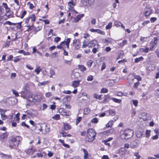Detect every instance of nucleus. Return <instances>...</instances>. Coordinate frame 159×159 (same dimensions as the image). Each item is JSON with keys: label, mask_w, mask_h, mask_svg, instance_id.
Instances as JSON below:
<instances>
[{"label": "nucleus", "mask_w": 159, "mask_h": 159, "mask_svg": "<svg viewBox=\"0 0 159 159\" xmlns=\"http://www.w3.org/2000/svg\"><path fill=\"white\" fill-rule=\"evenodd\" d=\"M133 104L136 107L138 103V101L136 100H133L132 101Z\"/></svg>", "instance_id": "57"}, {"label": "nucleus", "mask_w": 159, "mask_h": 159, "mask_svg": "<svg viewBox=\"0 0 159 159\" xmlns=\"http://www.w3.org/2000/svg\"><path fill=\"white\" fill-rule=\"evenodd\" d=\"M59 112L62 116L69 115V112H67L66 110L63 108H60L59 109Z\"/></svg>", "instance_id": "12"}, {"label": "nucleus", "mask_w": 159, "mask_h": 159, "mask_svg": "<svg viewBox=\"0 0 159 159\" xmlns=\"http://www.w3.org/2000/svg\"><path fill=\"white\" fill-rule=\"evenodd\" d=\"M41 70V69L40 67L39 66L35 70V72L36 73L37 75H38L39 73Z\"/></svg>", "instance_id": "50"}, {"label": "nucleus", "mask_w": 159, "mask_h": 159, "mask_svg": "<svg viewBox=\"0 0 159 159\" xmlns=\"http://www.w3.org/2000/svg\"><path fill=\"white\" fill-rule=\"evenodd\" d=\"M157 37H155L151 41L150 43V47L149 48L150 50L151 51L153 50L154 47L157 44Z\"/></svg>", "instance_id": "9"}, {"label": "nucleus", "mask_w": 159, "mask_h": 159, "mask_svg": "<svg viewBox=\"0 0 159 159\" xmlns=\"http://www.w3.org/2000/svg\"><path fill=\"white\" fill-rule=\"evenodd\" d=\"M89 41L88 39H84L82 42V48H86L87 47H89Z\"/></svg>", "instance_id": "15"}, {"label": "nucleus", "mask_w": 159, "mask_h": 159, "mask_svg": "<svg viewBox=\"0 0 159 159\" xmlns=\"http://www.w3.org/2000/svg\"><path fill=\"white\" fill-rule=\"evenodd\" d=\"M84 153V159H86L91 157L90 156L88 152L86 149H83Z\"/></svg>", "instance_id": "21"}, {"label": "nucleus", "mask_w": 159, "mask_h": 159, "mask_svg": "<svg viewBox=\"0 0 159 159\" xmlns=\"http://www.w3.org/2000/svg\"><path fill=\"white\" fill-rule=\"evenodd\" d=\"M45 95L47 98H50L52 96V94L50 92H48L45 93Z\"/></svg>", "instance_id": "62"}, {"label": "nucleus", "mask_w": 159, "mask_h": 159, "mask_svg": "<svg viewBox=\"0 0 159 159\" xmlns=\"http://www.w3.org/2000/svg\"><path fill=\"white\" fill-rule=\"evenodd\" d=\"M39 20L44 22L45 24H49L50 23L49 20L47 19L43 20L42 19H40Z\"/></svg>", "instance_id": "56"}, {"label": "nucleus", "mask_w": 159, "mask_h": 159, "mask_svg": "<svg viewBox=\"0 0 159 159\" xmlns=\"http://www.w3.org/2000/svg\"><path fill=\"white\" fill-rule=\"evenodd\" d=\"M34 129L36 132H37V130H39V132H43L42 126L39 124H37L34 127Z\"/></svg>", "instance_id": "11"}, {"label": "nucleus", "mask_w": 159, "mask_h": 159, "mask_svg": "<svg viewBox=\"0 0 159 159\" xmlns=\"http://www.w3.org/2000/svg\"><path fill=\"white\" fill-rule=\"evenodd\" d=\"M93 61L90 60L87 63V65L88 67H90L93 64Z\"/></svg>", "instance_id": "51"}, {"label": "nucleus", "mask_w": 159, "mask_h": 159, "mask_svg": "<svg viewBox=\"0 0 159 159\" xmlns=\"http://www.w3.org/2000/svg\"><path fill=\"white\" fill-rule=\"evenodd\" d=\"M134 134L133 130L130 129L121 130L120 136L122 139H127L132 137Z\"/></svg>", "instance_id": "2"}, {"label": "nucleus", "mask_w": 159, "mask_h": 159, "mask_svg": "<svg viewBox=\"0 0 159 159\" xmlns=\"http://www.w3.org/2000/svg\"><path fill=\"white\" fill-rule=\"evenodd\" d=\"M100 46L98 44H97L96 45V47L94 48L92 50V52L94 53H96L97 52H98V49L99 48Z\"/></svg>", "instance_id": "35"}, {"label": "nucleus", "mask_w": 159, "mask_h": 159, "mask_svg": "<svg viewBox=\"0 0 159 159\" xmlns=\"http://www.w3.org/2000/svg\"><path fill=\"white\" fill-rule=\"evenodd\" d=\"M29 19L30 20L32 23L34 24V22L35 21L36 19V17L34 14H33L30 17H29Z\"/></svg>", "instance_id": "32"}, {"label": "nucleus", "mask_w": 159, "mask_h": 159, "mask_svg": "<svg viewBox=\"0 0 159 159\" xmlns=\"http://www.w3.org/2000/svg\"><path fill=\"white\" fill-rule=\"evenodd\" d=\"M96 32L102 35L104 34H105V32L104 31H102L99 29H96Z\"/></svg>", "instance_id": "61"}, {"label": "nucleus", "mask_w": 159, "mask_h": 159, "mask_svg": "<svg viewBox=\"0 0 159 159\" xmlns=\"http://www.w3.org/2000/svg\"><path fill=\"white\" fill-rule=\"evenodd\" d=\"M114 129L113 128L110 129L106 131L100 133V134L106 136H109L112 134L114 132Z\"/></svg>", "instance_id": "10"}, {"label": "nucleus", "mask_w": 159, "mask_h": 159, "mask_svg": "<svg viewBox=\"0 0 159 159\" xmlns=\"http://www.w3.org/2000/svg\"><path fill=\"white\" fill-rule=\"evenodd\" d=\"M113 124V121L111 120L109 121V122L106 124V127L107 128L111 127L112 126Z\"/></svg>", "instance_id": "37"}, {"label": "nucleus", "mask_w": 159, "mask_h": 159, "mask_svg": "<svg viewBox=\"0 0 159 159\" xmlns=\"http://www.w3.org/2000/svg\"><path fill=\"white\" fill-rule=\"evenodd\" d=\"M25 21V26L27 27H30L28 29V31H30L34 28V23H32L29 18H26Z\"/></svg>", "instance_id": "6"}, {"label": "nucleus", "mask_w": 159, "mask_h": 159, "mask_svg": "<svg viewBox=\"0 0 159 159\" xmlns=\"http://www.w3.org/2000/svg\"><path fill=\"white\" fill-rule=\"evenodd\" d=\"M108 91V90L106 88H103L101 90V93H107Z\"/></svg>", "instance_id": "60"}, {"label": "nucleus", "mask_w": 159, "mask_h": 159, "mask_svg": "<svg viewBox=\"0 0 159 159\" xmlns=\"http://www.w3.org/2000/svg\"><path fill=\"white\" fill-rule=\"evenodd\" d=\"M50 131L49 127L47 125H45V133L47 134Z\"/></svg>", "instance_id": "43"}, {"label": "nucleus", "mask_w": 159, "mask_h": 159, "mask_svg": "<svg viewBox=\"0 0 159 159\" xmlns=\"http://www.w3.org/2000/svg\"><path fill=\"white\" fill-rule=\"evenodd\" d=\"M25 152L28 154L32 155L35 152V150L33 148H30L26 150Z\"/></svg>", "instance_id": "26"}, {"label": "nucleus", "mask_w": 159, "mask_h": 159, "mask_svg": "<svg viewBox=\"0 0 159 159\" xmlns=\"http://www.w3.org/2000/svg\"><path fill=\"white\" fill-rule=\"evenodd\" d=\"M21 23H22V22H20L17 23V25H17V27L18 29H21V28H22Z\"/></svg>", "instance_id": "63"}, {"label": "nucleus", "mask_w": 159, "mask_h": 159, "mask_svg": "<svg viewBox=\"0 0 159 159\" xmlns=\"http://www.w3.org/2000/svg\"><path fill=\"white\" fill-rule=\"evenodd\" d=\"M8 136V133L7 132L2 133L0 135V139L1 140L3 141L6 139Z\"/></svg>", "instance_id": "18"}, {"label": "nucleus", "mask_w": 159, "mask_h": 159, "mask_svg": "<svg viewBox=\"0 0 159 159\" xmlns=\"http://www.w3.org/2000/svg\"><path fill=\"white\" fill-rule=\"evenodd\" d=\"M151 131L150 130H147L146 131L145 137L146 138H148L150 135Z\"/></svg>", "instance_id": "46"}, {"label": "nucleus", "mask_w": 159, "mask_h": 159, "mask_svg": "<svg viewBox=\"0 0 159 159\" xmlns=\"http://www.w3.org/2000/svg\"><path fill=\"white\" fill-rule=\"evenodd\" d=\"M80 82V80L73 81L71 84V86L74 88L77 87L79 86Z\"/></svg>", "instance_id": "19"}, {"label": "nucleus", "mask_w": 159, "mask_h": 159, "mask_svg": "<svg viewBox=\"0 0 159 159\" xmlns=\"http://www.w3.org/2000/svg\"><path fill=\"white\" fill-rule=\"evenodd\" d=\"M20 115V113H18L15 116L14 118V120L18 122H19L20 120L19 116Z\"/></svg>", "instance_id": "39"}, {"label": "nucleus", "mask_w": 159, "mask_h": 159, "mask_svg": "<svg viewBox=\"0 0 159 159\" xmlns=\"http://www.w3.org/2000/svg\"><path fill=\"white\" fill-rule=\"evenodd\" d=\"M93 97L96 98L97 99H100L101 98V95H98L97 94H94L93 95Z\"/></svg>", "instance_id": "54"}, {"label": "nucleus", "mask_w": 159, "mask_h": 159, "mask_svg": "<svg viewBox=\"0 0 159 159\" xmlns=\"http://www.w3.org/2000/svg\"><path fill=\"white\" fill-rule=\"evenodd\" d=\"M84 16V15L83 14L77 15L75 19V22H78L79 20H80Z\"/></svg>", "instance_id": "24"}, {"label": "nucleus", "mask_w": 159, "mask_h": 159, "mask_svg": "<svg viewBox=\"0 0 159 159\" xmlns=\"http://www.w3.org/2000/svg\"><path fill=\"white\" fill-rule=\"evenodd\" d=\"M52 118L55 120H58L60 118V115L56 114L52 117Z\"/></svg>", "instance_id": "47"}, {"label": "nucleus", "mask_w": 159, "mask_h": 159, "mask_svg": "<svg viewBox=\"0 0 159 159\" xmlns=\"http://www.w3.org/2000/svg\"><path fill=\"white\" fill-rule=\"evenodd\" d=\"M96 135V133L94 129H89L87 131L86 140L89 142H92L94 140Z\"/></svg>", "instance_id": "4"}, {"label": "nucleus", "mask_w": 159, "mask_h": 159, "mask_svg": "<svg viewBox=\"0 0 159 159\" xmlns=\"http://www.w3.org/2000/svg\"><path fill=\"white\" fill-rule=\"evenodd\" d=\"M97 44L98 43L97 40L94 39L92 40L91 41H89V48L96 46Z\"/></svg>", "instance_id": "16"}, {"label": "nucleus", "mask_w": 159, "mask_h": 159, "mask_svg": "<svg viewBox=\"0 0 159 159\" xmlns=\"http://www.w3.org/2000/svg\"><path fill=\"white\" fill-rule=\"evenodd\" d=\"M136 135L138 137L140 138L142 136L143 133L141 132L137 131L136 132Z\"/></svg>", "instance_id": "42"}, {"label": "nucleus", "mask_w": 159, "mask_h": 159, "mask_svg": "<svg viewBox=\"0 0 159 159\" xmlns=\"http://www.w3.org/2000/svg\"><path fill=\"white\" fill-rule=\"evenodd\" d=\"M70 38H67L66 41H64L66 45L67 48H69V45L70 42Z\"/></svg>", "instance_id": "41"}, {"label": "nucleus", "mask_w": 159, "mask_h": 159, "mask_svg": "<svg viewBox=\"0 0 159 159\" xmlns=\"http://www.w3.org/2000/svg\"><path fill=\"white\" fill-rule=\"evenodd\" d=\"M114 25L116 27H119L120 26L124 30L125 29L124 26L123 25V24L121 23L119 21L117 20H116L115 21Z\"/></svg>", "instance_id": "20"}, {"label": "nucleus", "mask_w": 159, "mask_h": 159, "mask_svg": "<svg viewBox=\"0 0 159 159\" xmlns=\"http://www.w3.org/2000/svg\"><path fill=\"white\" fill-rule=\"evenodd\" d=\"M91 121L93 123H97L98 122V119L97 118H94L92 119Z\"/></svg>", "instance_id": "55"}, {"label": "nucleus", "mask_w": 159, "mask_h": 159, "mask_svg": "<svg viewBox=\"0 0 159 159\" xmlns=\"http://www.w3.org/2000/svg\"><path fill=\"white\" fill-rule=\"evenodd\" d=\"M108 112L109 115L111 116H115L116 114V111L113 109H110L109 110Z\"/></svg>", "instance_id": "27"}, {"label": "nucleus", "mask_w": 159, "mask_h": 159, "mask_svg": "<svg viewBox=\"0 0 159 159\" xmlns=\"http://www.w3.org/2000/svg\"><path fill=\"white\" fill-rule=\"evenodd\" d=\"M49 82L48 81H44L42 82H39L38 84V86H44L48 84Z\"/></svg>", "instance_id": "30"}, {"label": "nucleus", "mask_w": 159, "mask_h": 159, "mask_svg": "<svg viewBox=\"0 0 159 159\" xmlns=\"http://www.w3.org/2000/svg\"><path fill=\"white\" fill-rule=\"evenodd\" d=\"M112 22H110L106 26V29L107 30H108L111 28L112 26Z\"/></svg>", "instance_id": "49"}, {"label": "nucleus", "mask_w": 159, "mask_h": 159, "mask_svg": "<svg viewBox=\"0 0 159 159\" xmlns=\"http://www.w3.org/2000/svg\"><path fill=\"white\" fill-rule=\"evenodd\" d=\"M139 146V143L136 141H132L130 145V147L132 148H136Z\"/></svg>", "instance_id": "17"}, {"label": "nucleus", "mask_w": 159, "mask_h": 159, "mask_svg": "<svg viewBox=\"0 0 159 159\" xmlns=\"http://www.w3.org/2000/svg\"><path fill=\"white\" fill-rule=\"evenodd\" d=\"M71 99L70 96L69 95H67L66 97L64 98L63 99V104L67 103Z\"/></svg>", "instance_id": "22"}, {"label": "nucleus", "mask_w": 159, "mask_h": 159, "mask_svg": "<svg viewBox=\"0 0 159 159\" xmlns=\"http://www.w3.org/2000/svg\"><path fill=\"white\" fill-rule=\"evenodd\" d=\"M10 14L8 15L7 14V13H5L3 15V17L4 19V20H6L8 18H10L11 16V12H9Z\"/></svg>", "instance_id": "36"}, {"label": "nucleus", "mask_w": 159, "mask_h": 159, "mask_svg": "<svg viewBox=\"0 0 159 159\" xmlns=\"http://www.w3.org/2000/svg\"><path fill=\"white\" fill-rule=\"evenodd\" d=\"M134 155L136 157V159H140L141 156L139 154V152H135L134 153Z\"/></svg>", "instance_id": "48"}, {"label": "nucleus", "mask_w": 159, "mask_h": 159, "mask_svg": "<svg viewBox=\"0 0 159 159\" xmlns=\"http://www.w3.org/2000/svg\"><path fill=\"white\" fill-rule=\"evenodd\" d=\"M22 137L19 136L12 138L9 140V147L11 149L13 148V146L17 147L22 140Z\"/></svg>", "instance_id": "3"}, {"label": "nucleus", "mask_w": 159, "mask_h": 159, "mask_svg": "<svg viewBox=\"0 0 159 159\" xmlns=\"http://www.w3.org/2000/svg\"><path fill=\"white\" fill-rule=\"evenodd\" d=\"M21 93L25 96L28 101L34 103L40 102L42 99V96L40 95H36L33 97L32 94L30 93H28L27 96H25V92L24 91L21 92Z\"/></svg>", "instance_id": "1"}, {"label": "nucleus", "mask_w": 159, "mask_h": 159, "mask_svg": "<svg viewBox=\"0 0 159 159\" xmlns=\"http://www.w3.org/2000/svg\"><path fill=\"white\" fill-rule=\"evenodd\" d=\"M32 117H36L38 115V112L36 110H31L27 112Z\"/></svg>", "instance_id": "13"}, {"label": "nucleus", "mask_w": 159, "mask_h": 159, "mask_svg": "<svg viewBox=\"0 0 159 159\" xmlns=\"http://www.w3.org/2000/svg\"><path fill=\"white\" fill-rule=\"evenodd\" d=\"M143 57H139L135 58L134 60V62L136 63H137L139 61L143 60Z\"/></svg>", "instance_id": "45"}, {"label": "nucleus", "mask_w": 159, "mask_h": 159, "mask_svg": "<svg viewBox=\"0 0 159 159\" xmlns=\"http://www.w3.org/2000/svg\"><path fill=\"white\" fill-rule=\"evenodd\" d=\"M68 11L74 12L76 14L78 13V12L76 11L74 9V7L75 5L74 1L73 0H71L70 2H68Z\"/></svg>", "instance_id": "5"}, {"label": "nucleus", "mask_w": 159, "mask_h": 159, "mask_svg": "<svg viewBox=\"0 0 159 159\" xmlns=\"http://www.w3.org/2000/svg\"><path fill=\"white\" fill-rule=\"evenodd\" d=\"M64 128L65 130H67L71 128V126L68 123H65L64 125Z\"/></svg>", "instance_id": "31"}, {"label": "nucleus", "mask_w": 159, "mask_h": 159, "mask_svg": "<svg viewBox=\"0 0 159 159\" xmlns=\"http://www.w3.org/2000/svg\"><path fill=\"white\" fill-rule=\"evenodd\" d=\"M52 57L55 58L57 57L58 56V53L57 52H55L51 54Z\"/></svg>", "instance_id": "52"}, {"label": "nucleus", "mask_w": 159, "mask_h": 159, "mask_svg": "<svg viewBox=\"0 0 159 159\" xmlns=\"http://www.w3.org/2000/svg\"><path fill=\"white\" fill-rule=\"evenodd\" d=\"M61 40V38L58 37H57L54 38V41L55 43H57Z\"/></svg>", "instance_id": "64"}, {"label": "nucleus", "mask_w": 159, "mask_h": 159, "mask_svg": "<svg viewBox=\"0 0 159 159\" xmlns=\"http://www.w3.org/2000/svg\"><path fill=\"white\" fill-rule=\"evenodd\" d=\"M64 43V42H61L59 45H58L57 46V48H58L61 49L63 47H62V45H63V44Z\"/></svg>", "instance_id": "58"}, {"label": "nucleus", "mask_w": 159, "mask_h": 159, "mask_svg": "<svg viewBox=\"0 0 159 159\" xmlns=\"http://www.w3.org/2000/svg\"><path fill=\"white\" fill-rule=\"evenodd\" d=\"M147 37H141L140 39V40L142 43L146 41H147Z\"/></svg>", "instance_id": "59"}, {"label": "nucleus", "mask_w": 159, "mask_h": 159, "mask_svg": "<svg viewBox=\"0 0 159 159\" xmlns=\"http://www.w3.org/2000/svg\"><path fill=\"white\" fill-rule=\"evenodd\" d=\"M139 50V51L141 52L148 53V50H149V49L148 47H146L145 48H140Z\"/></svg>", "instance_id": "28"}, {"label": "nucleus", "mask_w": 159, "mask_h": 159, "mask_svg": "<svg viewBox=\"0 0 159 159\" xmlns=\"http://www.w3.org/2000/svg\"><path fill=\"white\" fill-rule=\"evenodd\" d=\"M90 111L91 110L90 108H86L84 109V114H88L90 113Z\"/></svg>", "instance_id": "40"}, {"label": "nucleus", "mask_w": 159, "mask_h": 159, "mask_svg": "<svg viewBox=\"0 0 159 159\" xmlns=\"http://www.w3.org/2000/svg\"><path fill=\"white\" fill-rule=\"evenodd\" d=\"M139 117L140 119H142L144 121L148 119L147 115L146 113H141V115L139 116Z\"/></svg>", "instance_id": "14"}, {"label": "nucleus", "mask_w": 159, "mask_h": 159, "mask_svg": "<svg viewBox=\"0 0 159 159\" xmlns=\"http://www.w3.org/2000/svg\"><path fill=\"white\" fill-rule=\"evenodd\" d=\"M7 111V110L4 109L1 113V118L2 120H4L6 119L7 117L4 114Z\"/></svg>", "instance_id": "23"}, {"label": "nucleus", "mask_w": 159, "mask_h": 159, "mask_svg": "<svg viewBox=\"0 0 159 159\" xmlns=\"http://www.w3.org/2000/svg\"><path fill=\"white\" fill-rule=\"evenodd\" d=\"M73 46L75 49H79L81 46V42L79 39H75L73 40Z\"/></svg>", "instance_id": "8"}, {"label": "nucleus", "mask_w": 159, "mask_h": 159, "mask_svg": "<svg viewBox=\"0 0 159 159\" xmlns=\"http://www.w3.org/2000/svg\"><path fill=\"white\" fill-rule=\"evenodd\" d=\"M19 53H22L24 55H30V53L29 52H25L23 50H19L17 52Z\"/></svg>", "instance_id": "33"}, {"label": "nucleus", "mask_w": 159, "mask_h": 159, "mask_svg": "<svg viewBox=\"0 0 159 159\" xmlns=\"http://www.w3.org/2000/svg\"><path fill=\"white\" fill-rule=\"evenodd\" d=\"M0 155L4 159H11L12 158L11 156L9 155L3 154H1Z\"/></svg>", "instance_id": "25"}, {"label": "nucleus", "mask_w": 159, "mask_h": 159, "mask_svg": "<svg viewBox=\"0 0 159 159\" xmlns=\"http://www.w3.org/2000/svg\"><path fill=\"white\" fill-rule=\"evenodd\" d=\"M79 69L82 71H85L86 70V68L84 65H79L78 66Z\"/></svg>", "instance_id": "29"}, {"label": "nucleus", "mask_w": 159, "mask_h": 159, "mask_svg": "<svg viewBox=\"0 0 159 159\" xmlns=\"http://www.w3.org/2000/svg\"><path fill=\"white\" fill-rule=\"evenodd\" d=\"M143 13L145 17L149 16L152 13V10L148 6H147L144 8Z\"/></svg>", "instance_id": "7"}, {"label": "nucleus", "mask_w": 159, "mask_h": 159, "mask_svg": "<svg viewBox=\"0 0 159 159\" xmlns=\"http://www.w3.org/2000/svg\"><path fill=\"white\" fill-rule=\"evenodd\" d=\"M111 99L114 102L116 103H120L121 102V100L117 99L114 98H111Z\"/></svg>", "instance_id": "44"}, {"label": "nucleus", "mask_w": 159, "mask_h": 159, "mask_svg": "<svg viewBox=\"0 0 159 159\" xmlns=\"http://www.w3.org/2000/svg\"><path fill=\"white\" fill-rule=\"evenodd\" d=\"M127 40H124L122 41V42L120 43H119V45L121 47H123L124 46L125 44H126L127 43Z\"/></svg>", "instance_id": "53"}, {"label": "nucleus", "mask_w": 159, "mask_h": 159, "mask_svg": "<svg viewBox=\"0 0 159 159\" xmlns=\"http://www.w3.org/2000/svg\"><path fill=\"white\" fill-rule=\"evenodd\" d=\"M49 73L50 74V75H49L50 78H52L53 75H55V72L53 69H50L49 71Z\"/></svg>", "instance_id": "38"}, {"label": "nucleus", "mask_w": 159, "mask_h": 159, "mask_svg": "<svg viewBox=\"0 0 159 159\" xmlns=\"http://www.w3.org/2000/svg\"><path fill=\"white\" fill-rule=\"evenodd\" d=\"M58 141L60 142L63 145L64 147L67 148H70V146L69 145L64 143V141L63 140H62L61 139H59Z\"/></svg>", "instance_id": "34"}]
</instances>
